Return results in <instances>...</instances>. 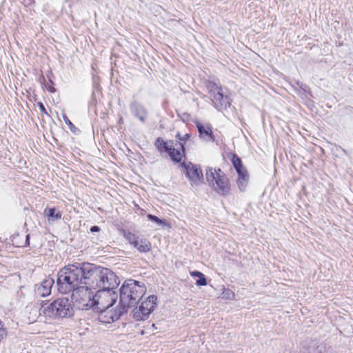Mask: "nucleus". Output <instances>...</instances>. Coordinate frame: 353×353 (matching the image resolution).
<instances>
[{"label": "nucleus", "mask_w": 353, "mask_h": 353, "mask_svg": "<svg viewBox=\"0 0 353 353\" xmlns=\"http://www.w3.org/2000/svg\"><path fill=\"white\" fill-rule=\"evenodd\" d=\"M119 278L111 270L85 264V286L90 290L116 288L119 285Z\"/></svg>", "instance_id": "nucleus-1"}, {"label": "nucleus", "mask_w": 353, "mask_h": 353, "mask_svg": "<svg viewBox=\"0 0 353 353\" xmlns=\"http://www.w3.org/2000/svg\"><path fill=\"white\" fill-rule=\"evenodd\" d=\"M146 288L134 280L125 281L120 289V303L125 307L134 305L145 293Z\"/></svg>", "instance_id": "nucleus-2"}, {"label": "nucleus", "mask_w": 353, "mask_h": 353, "mask_svg": "<svg viewBox=\"0 0 353 353\" xmlns=\"http://www.w3.org/2000/svg\"><path fill=\"white\" fill-rule=\"evenodd\" d=\"M70 299L72 306L79 310H93L95 305L94 292L85 285L73 288Z\"/></svg>", "instance_id": "nucleus-3"}, {"label": "nucleus", "mask_w": 353, "mask_h": 353, "mask_svg": "<svg viewBox=\"0 0 353 353\" xmlns=\"http://www.w3.org/2000/svg\"><path fill=\"white\" fill-rule=\"evenodd\" d=\"M205 177L209 185L221 195H226L230 192V185L227 176L221 170L208 168L205 170Z\"/></svg>", "instance_id": "nucleus-4"}, {"label": "nucleus", "mask_w": 353, "mask_h": 353, "mask_svg": "<svg viewBox=\"0 0 353 353\" xmlns=\"http://www.w3.org/2000/svg\"><path fill=\"white\" fill-rule=\"evenodd\" d=\"M114 289L99 290L96 294L94 293L95 305L93 306V311L98 312L113 306L117 300V294L113 290Z\"/></svg>", "instance_id": "nucleus-5"}, {"label": "nucleus", "mask_w": 353, "mask_h": 353, "mask_svg": "<svg viewBox=\"0 0 353 353\" xmlns=\"http://www.w3.org/2000/svg\"><path fill=\"white\" fill-rule=\"evenodd\" d=\"M85 264L68 265V285L74 288L85 283Z\"/></svg>", "instance_id": "nucleus-6"}, {"label": "nucleus", "mask_w": 353, "mask_h": 353, "mask_svg": "<svg viewBox=\"0 0 353 353\" xmlns=\"http://www.w3.org/2000/svg\"><path fill=\"white\" fill-rule=\"evenodd\" d=\"M157 299L154 295L148 296L139 307L133 310V318L138 321L148 319L157 306Z\"/></svg>", "instance_id": "nucleus-7"}, {"label": "nucleus", "mask_w": 353, "mask_h": 353, "mask_svg": "<svg viewBox=\"0 0 353 353\" xmlns=\"http://www.w3.org/2000/svg\"><path fill=\"white\" fill-rule=\"evenodd\" d=\"M157 142L162 146L168 153L171 159L176 163L181 162L184 157V147L181 143H174L172 141H163L160 138L157 139Z\"/></svg>", "instance_id": "nucleus-8"}, {"label": "nucleus", "mask_w": 353, "mask_h": 353, "mask_svg": "<svg viewBox=\"0 0 353 353\" xmlns=\"http://www.w3.org/2000/svg\"><path fill=\"white\" fill-rule=\"evenodd\" d=\"M66 299H59L43 308L46 316L65 317L66 316Z\"/></svg>", "instance_id": "nucleus-9"}, {"label": "nucleus", "mask_w": 353, "mask_h": 353, "mask_svg": "<svg viewBox=\"0 0 353 353\" xmlns=\"http://www.w3.org/2000/svg\"><path fill=\"white\" fill-rule=\"evenodd\" d=\"M125 310V307L123 305L115 310H113L111 307H108L107 309H104V310L98 312L100 314L99 319L103 323H110L118 320Z\"/></svg>", "instance_id": "nucleus-10"}, {"label": "nucleus", "mask_w": 353, "mask_h": 353, "mask_svg": "<svg viewBox=\"0 0 353 353\" xmlns=\"http://www.w3.org/2000/svg\"><path fill=\"white\" fill-rule=\"evenodd\" d=\"M210 97L212 98V102L216 108H227L230 104L228 96L223 93V89L220 87H216L214 90L212 89Z\"/></svg>", "instance_id": "nucleus-11"}, {"label": "nucleus", "mask_w": 353, "mask_h": 353, "mask_svg": "<svg viewBox=\"0 0 353 353\" xmlns=\"http://www.w3.org/2000/svg\"><path fill=\"white\" fill-rule=\"evenodd\" d=\"M126 239L134 248L141 252H148L151 250V243L145 239L128 233L126 235Z\"/></svg>", "instance_id": "nucleus-12"}, {"label": "nucleus", "mask_w": 353, "mask_h": 353, "mask_svg": "<svg viewBox=\"0 0 353 353\" xmlns=\"http://www.w3.org/2000/svg\"><path fill=\"white\" fill-rule=\"evenodd\" d=\"M186 175L190 179L192 185H200L203 179L202 171L196 165L190 163L185 165Z\"/></svg>", "instance_id": "nucleus-13"}, {"label": "nucleus", "mask_w": 353, "mask_h": 353, "mask_svg": "<svg viewBox=\"0 0 353 353\" xmlns=\"http://www.w3.org/2000/svg\"><path fill=\"white\" fill-rule=\"evenodd\" d=\"M54 283L52 278L45 279L37 288L36 292L41 296H48L51 292V288Z\"/></svg>", "instance_id": "nucleus-14"}, {"label": "nucleus", "mask_w": 353, "mask_h": 353, "mask_svg": "<svg viewBox=\"0 0 353 353\" xmlns=\"http://www.w3.org/2000/svg\"><path fill=\"white\" fill-rule=\"evenodd\" d=\"M131 110L134 115L141 121H144L147 115V111L145 108L137 102H133L130 105Z\"/></svg>", "instance_id": "nucleus-15"}, {"label": "nucleus", "mask_w": 353, "mask_h": 353, "mask_svg": "<svg viewBox=\"0 0 353 353\" xmlns=\"http://www.w3.org/2000/svg\"><path fill=\"white\" fill-rule=\"evenodd\" d=\"M249 182V174L248 171L238 174V179L236 183L241 192H244L246 190Z\"/></svg>", "instance_id": "nucleus-16"}, {"label": "nucleus", "mask_w": 353, "mask_h": 353, "mask_svg": "<svg viewBox=\"0 0 353 353\" xmlns=\"http://www.w3.org/2000/svg\"><path fill=\"white\" fill-rule=\"evenodd\" d=\"M57 283L59 286V290L62 294H65L66 291L65 286L66 284V272L64 270V268L59 272Z\"/></svg>", "instance_id": "nucleus-17"}, {"label": "nucleus", "mask_w": 353, "mask_h": 353, "mask_svg": "<svg viewBox=\"0 0 353 353\" xmlns=\"http://www.w3.org/2000/svg\"><path fill=\"white\" fill-rule=\"evenodd\" d=\"M196 127L201 136L207 137L208 140H213L212 128L210 125H203L197 123Z\"/></svg>", "instance_id": "nucleus-18"}, {"label": "nucleus", "mask_w": 353, "mask_h": 353, "mask_svg": "<svg viewBox=\"0 0 353 353\" xmlns=\"http://www.w3.org/2000/svg\"><path fill=\"white\" fill-rule=\"evenodd\" d=\"M321 350L316 345V343L314 341L310 343H305L303 345V349L301 353H321Z\"/></svg>", "instance_id": "nucleus-19"}, {"label": "nucleus", "mask_w": 353, "mask_h": 353, "mask_svg": "<svg viewBox=\"0 0 353 353\" xmlns=\"http://www.w3.org/2000/svg\"><path fill=\"white\" fill-rule=\"evenodd\" d=\"M232 163L233 166L234 167L237 174L247 171L245 168L243 166V165L241 162V160L237 155H236V154L232 155Z\"/></svg>", "instance_id": "nucleus-20"}, {"label": "nucleus", "mask_w": 353, "mask_h": 353, "mask_svg": "<svg viewBox=\"0 0 353 353\" xmlns=\"http://www.w3.org/2000/svg\"><path fill=\"white\" fill-rule=\"evenodd\" d=\"M45 214L51 221L60 219L61 216L60 212L54 208L46 209L45 210Z\"/></svg>", "instance_id": "nucleus-21"}, {"label": "nucleus", "mask_w": 353, "mask_h": 353, "mask_svg": "<svg viewBox=\"0 0 353 353\" xmlns=\"http://www.w3.org/2000/svg\"><path fill=\"white\" fill-rule=\"evenodd\" d=\"M234 295H235L234 292L232 290H231L228 288H223V292L221 294L223 299H226V300H232L234 298Z\"/></svg>", "instance_id": "nucleus-22"}, {"label": "nucleus", "mask_w": 353, "mask_h": 353, "mask_svg": "<svg viewBox=\"0 0 353 353\" xmlns=\"http://www.w3.org/2000/svg\"><path fill=\"white\" fill-rule=\"evenodd\" d=\"M68 126L69 127L70 131L74 134H79L81 132V130L78 128L75 127L68 119Z\"/></svg>", "instance_id": "nucleus-23"}, {"label": "nucleus", "mask_w": 353, "mask_h": 353, "mask_svg": "<svg viewBox=\"0 0 353 353\" xmlns=\"http://www.w3.org/2000/svg\"><path fill=\"white\" fill-rule=\"evenodd\" d=\"M148 218L149 220L154 221L159 225H162V224L165 223V222L163 220L159 219L157 216H156L154 215L148 214Z\"/></svg>", "instance_id": "nucleus-24"}, {"label": "nucleus", "mask_w": 353, "mask_h": 353, "mask_svg": "<svg viewBox=\"0 0 353 353\" xmlns=\"http://www.w3.org/2000/svg\"><path fill=\"white\" fill-rule=\"evenodd\" d=\"M7 335L6 329L4 327V325L2 321L0 319V340L3 339Z\"/></svg>", "instance_id": "nucleus-25"}, {"label": "nucleus", "mask_w": 353, "mask_h": 353, "mask_svg": "<svg viewBox=\"0 0 353 353\" xmlns=\"http://www.w3.org/2000/svg\"><path fill=\"white\" fill-rule=\"evenodd\" d=\"M196 284L197 285H207V281L205 278L204 275L203 276L200 277L199 280L196 281Z\"/></svg>", "instance_id": "nucleus-26"}, {"label": "nucleus", "mask_w": 353, "mask_h": 353, "mask_svg": "<svg viewBox=\"0 0 353 353\" xmlns=\"http://www.w3.org/2000/svg\"><path fill=\"white\" fill-rule=\"evenodd\" d=\"M176 137L180 140V141H186L187 139H189L190 137V134H185L184 135L181 136L180 133H177L176 134Z\"/></svg>", "instance_id": "nucleus-27"}, {"label": "nucleus", "mask_w": 353, "mask_h": 353, "mask_svg": "<svg viewBox=\"0 0 353 353\" xmlns=\"http://www.w3.org/2000/svg\"><path fill=\"white\" fill-rule=\"evenodd\" d=\"M37 105L39 106V110L41 114H47L46 110L41 102H39L37 103Z\"/></svg>", "instance_id": "nucleus-28"}, {"label": "nucleus", "mask_w": 353, "mask_h": 353, "mask_svg": "<svg viewBox=\"0 0 353 353\" xmlns=\"http://www.w3.org/2000/svg\"><path fill=\"white\" fill-rule=\"evenodd\" d=\"M190 275L194 277H201L203 276V274L201 272L199 271H193L190 272Z\"/></svg>", "instance_id": "nucleus-29"}, {"label": "nucleus", "mask_w": 353, "mask_h": 353, "mask_svg": "<svg viewBox=\"0 0 353 353\" xmlns=\"http://www.w3.org/2000/svg\"><path fill=\"white\" fill-rule=\"evenodd\" d=\"M100 230V228L98 226H92L91 228H90V231L92 232H99Z\"/></svg>", "instance_id": "nucleus-30"}, {"label": "nucleus", "mask_w": 353, "mask_h": 353, "mask_svg": "<svg viewBox=\"0 0 353 353\" xmlns=\"http://www.w3.org/2000/svg\"><path fill=\"white\" fill-rule=\"evenodd\" d=\"M48 90H49L51 92H53L54 91V88H51L50 86H49Z\"/></svg>", "instance_id": "nucleus-31"}, {"label": "nucleus", "mask_w": 353, "mask_h": 353, "mask_svg": "<svg viewBox=\"0 0 353 353\" xmlns=\"http://www.w3.org/2000/svg\"><path fill=\"white\" fill-rule=\"evenodd\" d=\"M30 310H31L32 311L34 312V313H35V316H36V315H37V309H36V308H31Z\"/></svg>", "instance_id": "nucleus-32"}, {"label": "nucleus", "mask_w": 353, "mask_h": 353, "mask_svg": "<svg viewBox=\"0 0 353 353\" xmlns=\"http://www.w3.org/2000/svg\"><path fill=\"white\" fill-rule=\"evenodd\" d=\"M28 239H29V236H26V241H28Z\"/></svg>", "instance_id": "nucleus-33"}]
</instances>
